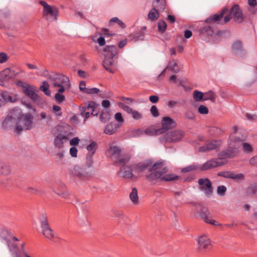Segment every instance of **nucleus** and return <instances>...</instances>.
<instances>
[{
    "label": "nucleus",
    "mask_w": 257,
    "mask_h": 257,
    "mask_svg": "<svg viewBox=\"0 0 257 257\" xmlns=\"http://www.w3.org/2000/svg\"><path fill=\"white\" fill-rule=\"evenodd\" d=\"M200 189L204 191L206 196L210 195L213 191L212 183L208 178L200 179L198 180Z\"/></svg>",
    "instance_id": "nucleus-15"
},
{
    "label": "nucleus",
    "mask_w": 257,
    "mask_h": 257,
    "mask_svg": "<svg viewBox=\"0 0 257 257\" xmlns=\"http://www.w3.org/2000/svg\"><path fill=\"white\" fill-rule=\"evenodd\" d=\"M130 198L134 204L137 205L139 203L138 191L136 188L132 189V191L130 194Z\"/></svg>",
    "instance_id": "nucleus-33"
},
{
    "label": "nucleus",
    "mask_w": 257,
    "mask_h": 257,
    "mask_svg": "<svg viewBox=\"0 0 257 257\" xmlns=\"http://www.w3.org/2000/svg\"><path fill=\"white\" fill-rule=\"evenodd\" d=\"M176 67H177V63L175 60H172L170 61L166 67V68L162 71V72L160 74V76L164 75V72L167 69H170L171 71L174 73H177L178 71V70L176 69Z\"/></svg>",
    "instance_id": "nucleus-32"
},
{
    "label": "nucleus",
    "mask_w": 257,
    "mask_h": 257,
    "mask_svg": "<svg viewBox=\"0 0 257 257\" xmlns=\"http://www.w3.org/2000/svg\"><path fill=\"white\" fill-rule=\"evenodd\" d=\"M199 214L202 219L206 223L215 226L219 225L218 222L212 218V215L207 208L202 207Z\"/></svg>",
    "instance_id": "nucleus-14"
},
{
    "label": "nucleus",
    "mask_w": 257,
    "mask_h": 257,
    "mask_svg": "<svg viewBox=\"0 0 257 257\" xmlns=\"http://www.w3.org/2000/svg\"><path fill=\"white\" fill-rule=\"evenodd\" d=\"M226 191V187L224 185L219 186L217 189V194L220 196L224 195Z\"/></svg>",
    "instance_id": "nucleus-49"
},
{
    "label": "nucleus",
    "mask_w": 257,
    "mask_h": 257,
    "mask_svg": "<svg viewBox=\"0 0 257 257\" xmlns=\"http://www.w3.org/2000/svg\"><path fill=\"white\" fill-rule=\"evenodd\" d=\"M19 74L14 70L7 68L0 72V85L4 86L5 83Z\"/></svg>",
    "instance_id": "nucleus-10"
},
{
    "label": "nucleus",
    "mask_w": 257,
    "mask_h": 257,
    "mask_svg": "<svg viewBox=\"0 0 257 257\" xmlns=\"http://www.w3.org/2000/svg\"><path fill=\"white\" fill-rule=\"evenodd\" d=\"M244 178V175L242 173L239 174H235L233 172L232 179L234 180H243Z\"/></svg>",
    "instance_id": "nucleus-60"
},
{
    "label": "nucleus",
    "mask_w": 257,
    "mask_h": 257,
    "mask_svg": "<svg viewBox=\"0 0 257 257\" xmlns=\"http://www.w3.org/2000/svg\"><path fill=\"white\" fill-rule=\"evenodd\" d=\"M33 115L30 113L20 115L17 122L16 132L20 133L24 130H28L32 128L33 124Z\"/></svg>",
    "instance_id": "nucleus-4"
},
{
    "label": "nucleus",
    "mask_w": 257,
    "mask_h": 257,
    "mask_svg": "<svg viewBox=\"0 0 257 257\" xmlns=\"http://www.w3.org/2000/svg\"><path fill=\"white\" fill-rule=\"evenodd\" d=\"M118 175L124 179H132L137 177L133 174L132 168L128 166L125 165H123L121 167Z\"/></svg>",
    "instance_id": "nucleus-20"
},
{
    "label": "nucleus",
    "mask_w": 257,
    "mask_h": 257,
    "mask_svg": "<svg viewBox=\"0 0 257 257\" xmlns=\"http://www.w3.org/2000/svg\"><path fill=\"white\" fill-rule=\"evenodd\" d=\"M158 11V10L153 7L149 13L148 18L151 20L158 19L159 17V14Z\"/></svg>",
    "instance_id": "nucleus-38"
},
{
    "label": "nucleus",
    "mask_w": 257,
    "mask_h": 257,
    "mask_svg": "<svg viewBox=\"0 0 257 257\" xmlns=\"http://www.w3.org/2000/svg\"><path fill=\"white\" fill-rule=\"evenodd\" d=\"M99 92V89L97 88H87L85 93L88 94H97Z\"/></svg>",
    "instance_id": "nucleus-58"
},
{
    "label": "nucleus",
    "mask_w": 257,
    "mask_h": 257,
    "mask_svg": "<svg viewBox=\"0 0 257 257\" xmlns=\"http://www.w3.org/2000/svg\"><path fill=\"white\" fill-rule=\"evenodd\" d=\"M119 157L115 159V163L119 165L124 164L128 162L130 159V156L127 154H120Z\"/></svg>",
    "instance_id": "nucleus-28"
},
{
    "label": "nucleus",
    "mask_w": 257,
    "mask_h": 257,
    "mask_svg": "<svg viewBox=\"0 0 257 257\" xmlns=\"http://www.w3.org/2000/svg\"><path fill=\"white\" fill-rule=\"evenodd\" d=\"M110 118V114L108 111L107 110H103L101 112L99 119L102 122L105 123L108 121Z\"/></svg>",
    "instance_id": "nucleus-35"
},
{
    "label": "nucleus",
    "mask_w": 257,
    "mask_h": 257,
    "mask_svg": "<svg viewBox=\"0 0 257 257\" xmlns=\"http://www.w3.org/2000/svg\"><path fill=\"white\" fill-rule=\"evenodd\" d=\"M166 3L165 0H154L153 7L157 8L158 10L162 12L166 9Z\"/></svg>",
    "instance_id": "nucleus-29"
},
{
    "label": "nucleus",
    "mask_w": 257,
    "mask_h": 257,
    "mask_svg": "<svg viewBox=\"0 0 257 257\" xmlns=\"http://www.w3.org/2000/svg\"><path fill=\"white\" fill-rule=\"evenodd\" d=\"M39 3L43 7V17L46 20L52 22L57 19L58 11L56 7L49 5L43 1H40Z\"/></svg>",
    "instance_id": "nucleus-6"
},
{
    "label": "nucleus",
    "mask_w": 257,
    "mask_h": 257,
    "mask_svg": "<svg viewBox=\"0 0 257 257\" xmlns=\"http://www.w3.org/2000/svg\"><path fill=\"white\" fill-rule=\"evenodd\" d=\"M68 138L62 134L57 135L54 139V146L59 149H61L64 147V143L68 141Z\"/></svg>",
    "instance_id": "nucleus-23"
},
{
    "label": "nucleus",
    "mask_w": 257,
    "mask_h": 257,
    "mask_svg": "<svg viewBox=\"0 0 257 257\" xmlns=\"http://www.w3.org/2000/svg\"><path fill=\"white\" fill-rule=\"evenodd\" d=\"M245 116L248 120L257 121V115L255 114H250L247 113Z\"/></svg>",
    "instance_id": "nucleus-62"
},
{
    "label": "nucleus",
    "mask_w": 257,
    "mask_h": 257,
    "mask_svg": "<svg viewBox=\"0 0 257 257\" xmlns=\"http://www.w3.org/2000/svg\"><path fill=\"white\" fill-rule=\"evenodd\" d=\"M233 156V152L229 150H225L221 152L218 154V160L222 161L223 159L231 158Z\"/></svg>",
    "instance_id": "nucleus-31"
},
{
    "label": "nucleus",
    "mask_w": 257,
    "mask_h": 257,
    "mask_svg": "<svg viewBox=\"0 0 257 257\" xmlns=\"http://www.w3.org/2000/svg\"><path fill=\"white\" fill-rule=\"evenodd\" d=\"M121 152V150L119 147L111 145L108 150L107 153L112 159L115 160V159L119 157Z\"/></svg>",
    "instance_id": "nucleus-25"
},
{
    "label": "nucleus",
    "mask_w": 257,
    "mask_h": 257,
    "mask_svg": "<svg viewBox=\"0 0 257 257\" xmlns=\"http://www.w3.org/2000/svg\"><path fill=\"white\" fill-rule=\"evenodd\" d=\"M149 169L151 173L146 176L147 180L155 183L158 180L170 181L176 180L178 177L173 174H166L167 169L163 162H156Z\"/></svg>",
    "instance_id": "nucleus-3"
},
{
    "label": "nucleus",
    "mask_w": 257,
    "mask_h": 257,
    "mask_svg": "<svg viewBox=\"0 0 257 257\" xmlns=\"http://www.w3.org/2000/svg\"><path fill=\"white\" fill-rule=\"evenodd\" d=\"M233 133L229 137V147L231 149H236L238 147V143L242 142L245 140V137L241 135V136H238L236 134L238 127L237 126H234L233 127Z\"/></svg>",
    "instance_id": "nucleus-9"
},
{
    "label": "nucleus",
    "mask_w": 257,
    "mask_h": 257,
    "mask_svg": "<svg viewBox=\"0 0 257 257\" xmlns=\"http://www.w3.org/2000/svg\"><path fill=\"white\" fill-rule=\"evenodd\" d=\"M242 150L244 152L251 153L252 152L253 149L252 146L248 143H243L242 144Z\"/></svg>",
    "instance_id": "nucleus-47"
},
{
    "label": "nucleus",
    "mask_w": 257,
    "mask_h": 257,
    "mask_svg": "<svg viewBox=\"0 0 257 257\" xmlns=\"http://www.w3.org/2000/svg\"><path fill=\"white\" fill-rule=\"evenodd\" d=\"M4 99H5V104L8 102L14 103L18 101V96L17 95L13 94L7 91H2Z\"/></svg>",
    "instance_id": "nucleus-26"
},
{
    "label": "nucleus",
    "mask_w": 257,
    "mask_h": 257,
    "mask_svg": "<svg viewBox=\"0 0 257 257\" xmlns=\"http://www.w3.org/2000/svg\"><path fill=\"white\" fill-rule=\"evenodd\" d=\"M197 242L198 244V249L200 251L206 250L210 248L211 246V241L209 238L205 235L200 236Z\"/></svg>",
    "instance_id": "nucleus-19"
},
{
    "label": "nucleus",
    "mask_w": 257,
    "mask_h": 257,
    "mask_svg": "<svg viewBox=\"0 0 257 257\" xmlns=\"http://www.w3.org/2000/svg\"><path fill=\"white\" fill-rule=\"evenodd\" d=\"M105 58H114L117 53V49L113 45H107L103 49Z\"/></svg>",
    "instance_id": "nucleus-22"
},
{
    "label": "nucleus",
    "mask_w": 257,
    "mask_h": 257,
    "mask_svg": "<svg viewBox=\"0 0 257 257\" xmlns=\"http://www.w3.org/2000/svg\"><path fill=\"white\" fill-rule=\"evenodd\" d=\"M0 237L6 241L12 257H32L25 249V243L21 241L7 229L0 231Z\"/></svg>",
    "instance_id": "nucleus-1"
},
{
    "label": "nucleus",
    "mask_w": 257,
    "mask_h": 257,
    "mask_svg": "<svg viewBox=\"0 0 257 257\" xmlns=\"http://www.w3.org/2000/svg\"><path fill=\"white\" fill-rule=\"evenodd\" d=\"M198 110L201 114H207L209 112L208 108L203 105H200L198 107Z\"/></svg>",
    "instance_id": "nucleus-53"
},
{
    "label": "nucleus",
    "mask_w": 257,
    "mask_h": 257,
    "mask_svg": "<svg viewBox=\"0 0 257 257\" xmlns=\"http://www.w3.org/2000/svg\"><path fill=\"white\" fill-rule=\"evenodd\" d=\"M204 93L198 91L197 90H194L193 92V98L196 101H200L202 100H204Z\"/></svg>",
    "instance_id": "nucleus-39"
},
{
    "label": "nucleus",
    "mask_w": 257,
    "mask_h": 257,
    "mask_svg": "<svg viewBox=\"0 0 257 257\" xmlns=\"http://www.w3.org/2000/svg\"><path fill=\"white\" fill-rule=\"evenodd\" d=\"M17 84L24 88L23 91L24 93L33 101L37 102L39 100V96L35 92L32 87L28 84L25 86L24 82L21 81H18Z\"/></svg>",
    "instance_id": "nucleus-13"
},
{
    "label": "nucleus",
    "mask_w": 257,
    "mask_h": 257,
    "mask_svg": "<svg viewBox=\"0 0 257 257\" xmlns=\"http://www.w3.org/2000/svg\"><path fill=\"white\" fill-rule=\"evenodd\" d=\"M11 173L10 166L6 163H0V175L8 176Z\"/></svg>",
    "instance_id": "nucleus-27"
},
{
    "label": "nucleus",
    "mask_w": 257,
    "mask_h": 257,
    "mask_svg": "<svg viewBox=\"0 0 257 257\" xmlns=\"http://www.w3.org/2000/svg\"><path fill=\"white\" fill-rule=\"evenodd\" d=\"M251 165L257 167V155L252 157L249 160Z\"/></svg>",
    "instance_id": "nucleus-64"
},
{
    "label": "nucleus",
    "mask_w": 257,
    "mask_h": 257,
    "mask_svg": "<svg viewBox=\"0 0 257 257\" xmlns=\"http://www.w3.org/2000/svg\"><path fill=\"white\" fill-rule=\"evenodd\" d=\"M199 168V167L197 165L195 164H192L191 165L188 166L186 167L182 168L181 172L182 173H187L189 172H191L195 170H197Z\"/></svg>",
    "instance_id": "nucleus-43"
},
{
    "label": "nucleus",
    "mask_w": 257,
    "mask_h": 257,
    "mask_svg": "<svg viewBox=\"0 0 257 257\" xmlns=\"http://www.w3.org/2000/svg\"><path fill=\"white\" fill-rule=\"evenodd\" d=\"M53 110L54 112H58L57 114L59 116L62 115V112L61 111V107L57 105H54L53 106Z\"/></svg>",
    "instance_id": "nucleus-63"
},
{
    "label": "nucleus",
    "mask_w": 257,
    "mask_h": 257,
    "mask_svg": "<svg viewBox=\"0 0 257 257\" xmlns=\"http://www.w3.org/2000/svg\"><path fill=\"white\" fill-rule=\"evenodd\" d=\"M42 234L49 240L55 241L57 238V235L51 228L46 216L43 215L40 219Z\"/></svg>",
    "instance_id": "nucleus-7"
},
{
    "label": "nucleus",
    "mask_w": 257,
    "mask_h": 257,
    "mask_svg": "<svg viewBox=\"0 0 257 257\" xmlns=\"http://www.w3.org/2000/svg\"><path fill=\"white\" fill-rule=\"evenodd\" d=\"M144 134H146L148 136H155V135H159L161 134L158 133V129L156 130L153 127H149L146 128L145 131H143L141 129H138L136 130L134 132V136H139L141 135H143Z\"/></svg>",
    "instance_id": "nucleus-21"
},
{
    "label": "nucleus",
    "mask_w": 257,
    "mask_h": 257,
    "mask_svg": "<svg viewBox=\"0 0 257 257\" xmlns=\"http://www.w3.org/2000/svg\"><path fill=\"white\" fill-rule=\"evenodd\" d=\"M133 37L136 41L142 40L144 39V34L142 31L137 32L133 34Z\"/></svg>",
    "instance_id": "nucleus-48"
},
{
    "label": "nucleus",
    "mask_w": 257,
    "mask_h": 257,
    "mask_svg": "<svg viewBox=\"0 0 257 257\" xmlns=\"http://www.w3.org/2000/svg\"><path fill=\"white\" fill-rule=\"evenodd\" d=\"M115 119L119 123H122L124 121V119L122 116L121 113L117 112L114 115Z\"/></svg>",
    "instance_id": "nucleus-59"
},
{
    "label": "nucleus",
    "mask_w": 257,
    "mask_h": 257,
    "mask_svg": "<svg viewBox=\"0 0 257 257\" xmlns=\"http://www.w3.org/2000/svg\"><path fill=\"white\" fill-rule=\"evenodd\" d=\"M162 127L158 129V133L163 134L176 125L175 121L169 116H165L161 121Z\"/></svg>",
    "instance_id": "nucleus-12"
},
{
    "label": "nucleus",
    "mask_w": 257,
    "mask_h": 257,
    "mask_svg": "<svg viewBox=\"0 0 257 257\" xmlns=\"http://www.w3.org/2000/svg\"><path fill=\"white\" fill-rule=\"evenodd\" d=\"M159 31L162 33L165 32L167 28L166 23L164 20H160L158 24Z\"/></svg>",
    "instance_id": "nucleus-45"
},
{
    "label": "nucleus",
    "mask_w": 257,
    "mask_h": 257,
    "mask_svg": "<svg viewBox=\"0 0 257 257\" xmlns=\"http://www.w3.org/2000/svg\"><path fill=\"white\" fill-rule=\"evenodd\" d=\"M224 163L222 161H219L217 159H213L207 161L203 164L200 168L202 171H205L220 166H222Z\"/></svg>",
    "instance_id": "nucleus-18"
},
{
    "label": "nucleus",
    "mask_w": 257,
    "mask_h": 257,
    "mask_svg": "<svg viewBox=\"0 0 257 257\" xmlns=\"http://www.w3.org/2000/svg\"><path fill=\"white\" fill-rule=\"evenodd\" d=\"M184 136V132L181 130H175L167 133L164 136V140L167 142L180 141Z\"/></svg>",
    "instance_id": "nucleus-11"
},
{
    "label": "nucleus",
    "mask_w": 257,
    "mask_h": 257,
    "mask_svg": "<svg viewBox=\"0 0 257 257\" xmlns=\"http://www.w3.org/2000/svg\"><path fill=\"white\" fill-rule=\"evenodd\" d=\"M185 117L190 120H193L195 118V114L191 110H188L184 113Z\"/></svg>",
    "instance_id": "nucleus-50"
},
{
    "label": "nucleus",
    "mask_w": 257,
    "mask_h": 257,
    "mask_svg": "<svg viewBox=\"0 0 257 257\" xmlns=\"http://www.w3.org/2000/svg\"><path fill=\"white\" fill-rule=\"evenodd\" d=\"M233 175L232 172H221L218 173V176H222L226 178L232 179Z\"/></svg>",
    "instance_id": "nucleus-52"
},
{
    "label": "nucleus",
    "mask_w": 257,
    "mask_h": 257,
    "mask_svg": "<svg viewBox=\"0 0 257 257\" xmlns=\"http://www.w3.org/2000/svg\"><path fill=\"white\" fill-rule=\"evenodd\" d=\"M60 93L58 92L55 95V98L59 103H61L65 100L64 96Z\"/></svg>",
    "instance_id": "nucleus-55"
},
{
    "label": "nucleus",
    "mask_w": 257,
    "mask_h": 257,
    "mask_svg": "<svg viewBox=\"0 0 257 257\" xmlns=\"http://www.w3.org/2000/svg\"><path fill=\"white\" fill-rule=\"evenodd\" d=\"M8 56L6 53L4 52L0 53V63H4L8 61Z\"/></svg>",
    "instance_id": "nucleus-57"
},
{
    "label": "nucleus",
    "mask_w": 257,
    "mask_h": 257,
    "mask_svg": "<svg viewBox=\"0 0 257 257\" xmlns=\"http://www.w3.org/2000/svg\"><path fill=\"white\" fill-rule=\"evenodd\" d=\"M209 132L211 135L218 136L220 135L223 133V131L219 127L212 126L209 128Z\"/></svg>",
    "instance_id": "nucleus-40"
},
{
    "label": "nucleus",
    "mask_w": 257,
    "mask_h": 257,
    "mask_svg": "<svg viewBox=\"0 0 257 257\" xmlns=\"http://www.w3.org/2000/svg\"><path fill=\"white\" fill-rule=\"evenodd\" d=\"M49 84L46 81H44L40 87V89L43 91L45 94L49 96L51 94V92L49 90Z\"/></svg>",
    "instance_id": "nucleus-41"
},
{
    "label": "nucleus",
    "mask_w": 257,
    "mask_h": 257,
    "mask_svg": "<svg viewBox=\"0 0 257 257\" xmlns=\"http://www.w3.org/2000/svg\"><path fill=\"white\" fill-rule=\"evenodd\" d=\"M204 101L210 100L214 102L216 98L215 93L212 90H210L207 92L204 93Z\"/></svg>",
    "instance_id": "nucleus-37"
},
{
    "label": "nucleus",
    "mask_w": 257,
    "mask_h": 257,
    "mask_svg": "<svg viewBox=\"0 0 257 257\" xmlns=\"http://www.w3.org/2000/svg\"><path fill=\"white\" fill-rule=\"evenodd\" d=\"M97 105L93 101H89L87 104L81 107L80 108L81 115L85 117L84 121L89 118L91 115H97L98 111L96 110V107Z\"/></svg>",
    "instance_id": "nucleus-8"
},
{
    "label": "nucleus",
    "mask_w": 257,
    "mask_h": 257,
    "mask_svg": "<svg viewBox=\"0 0 257 257\" xmlns=\"http://www.w3.org/2000/svg\"><path fill=\"white\" fill-rule=\"evenodd\" d=\"M55 192L57 195H58L63 198H67L69 196V194L67 191L65 186L63 187L62 191L57 190L55 191Z\"/></svg>",
    "instance_id": "nucleus-42"
},
{
    "label": "nucleus",
    "mask_w": 257,
    "mask_h": 257,
    "mask_svg": "<svg viewBox=\"0 0 257 257\" xmlns=\"http://www.w3.org/2000/svg\"><path fill=\"white\" fill-rule=\"evenodd\" d=\"M242 48V44L241 41H236L235 42L232 47V50L235 52L241 50Z\"/></svg>",
    "instance_id": "nucleus-46"
},
{
    "label": "nucleus",
    "mask_w": 257,
    "mask_h": 257,
    "mask_svg": "<svg viewBox=\"0 0 257 257\" xmlns=\"http://www.w3.org/2000/svg\"><path fill=\"white\" fill-rule=\"evenodd\" d=\"M120 125L114 122L108 123L105 127L103 133L107 135L114 134L120 127Z\"/></svg>",
    "instance_id": "nucleus-24"
},
{
    "label": "nucleus",
    "mask_w": 257,
    "mask_h": 257,
    "mask_svg": "<svg viewBox=\"0 0 257 257\" xmlns=\"http://www.w3.org/2000/svg\"><path fill=\"white\" fill-rule=\"evenodd\" d=\"M110 22H115L118 24V25L122 28H125V26L122 21L118 19L117 17L112 18L110 20Z\"/></svg>",
    "instance_id": "nucleus-54"
},
{
    "label": "nucleus",
    "mask_w": 257,
    "mask_h": 257,
    "mask_svg": "<svg viewBox=\"0 0 257 257\" xmlns=\"http://www.w3.org/2000/svg\"><path fill=\"white\" fill-rule=\"evenodd\" d=\"M71 175L82 180H87L90 177V174L88 172L78 166L74 167L71 172Z\"/></svg>",
    "instance_id": "nucleus-16"
},
{
    "label": "nucleus",
    "mask_w": 257,
    "mask_h": 257,
    "mask_svg": "<svg viewBox=\"0 0 257 257\" xmlns=\"http://www.w3.org/2000/svg\"><path fill=\"white\" fill-rule=\"evenodd\" d=\"M216 146L213 142L208 143L199 148L200 152H206L216 149Z\"/></svg>",
    "instance_id": "nucleus-34"
},
{
    "label": "nucleus",
    "mask_w": 257,
    "mask_h": 257,
    "mask_svg": "<svg viewBox=\"0 0 257 257\" xmlns=\"http://www.w3.org/2000/svg\"><path fill=\"white\" fill-rule=\"evenodd\" d=\"M131 114L133 118L136 120L140 119L143 117L142 113L136 110H133Z\"/></svg>",
    "instance_id": "nucleus-51"
},
{
    "label": "nucleus",
    "mask_w": 257,
    "mask_h": 257,
    "mask_svg": "<svg viewBox=\"0 0 257 257\" xmlns=\"http://www.w3.org/2000/svg\"><path fill=\"white\" fill-rule=\"evenodd\" d=\"M117 105L119 108L123 109L128 113H132L133 111V109L132 108L125 104L124 103L119 102L117 103Z\"/></svg>",
    "instance_id": "nucleus-44"
},
{
    "label": "nucleus",
    "mask_w": 257,
    "mask_h": 257,
    "mask_svg": "<svg viewBox=\"0 0 257 257\" xmlns=\"http://www.w3.org/2000/svg\"><path fill=\"white\" fill-rule=\"evenodd\" d=\"M53 85L54 87H59L58 92L63 93L70 86L69 79L64 75L57 74L53 80Z\"/></svg>",
    "instance_id": "nucleus-5"
},
{
    "label": "nucleus",
    "mask_w": 257,
    "mask_h": 257,
    "mask_svg": "<svg viewBox=\"0 0 257 257\" xmlns=\"http://www.w3.org/2000/svg\"><path fill=\"white\" fill-rule=\"evenodd\" d=\"M149 167V163H140L134 166L135 172L140 173L143 172Z\"/></svg>",
    "instance_id": "nucleus-30"
},
{
    "label": "nucleus",
    "mask_w": 257,
    "mask_h": 257,
    "mask_svg": "<svg viewBox=\"0 0 257 257\" xmlns=\"http://www.w3.org/2000/svg\"><path fill=\"white\" fill-rule=\"evenodd\" d=\"M97 148V144L95 142H91L89 145H88L86 147L87 151H88V154L90 156H93L96 152V150Z\"/></svg>",
    "instance_id": "nucleus-36"
},
{
    "label": "nucleus",
    "mask_w": 257,
    "mask_h": 257,
    "mask_svg": "<svg viewBox=\"0 0 257 257\" xmlns=\"http://www.w3.org/2000/svg\"><path fill=\"white\" fill-rule=\"evenodd\" d=\"M104 68L109 72L113 73L117 69V62H115L113 58H105L103 62Z\"/></svg>",
    "instance_id": "nucleus-17"
},
{
    "label": "nucleus",
    "mask_w": 257,
    "mask_h": 257,
    "mask_svg": "<svg viewBox=\"0 0 257 257\" xmlns=\"http://www.w3.org/2000/svg\"><path fill=\"white\" fill-rule=\"evenodd\" d=\"M150 111L154 117H156L159 115V112L156 106L153 105L151 108Z\"/></svg>",
    "instance_id": "nucleus-56"
},
{
    "label": "nucleus",
    "mask_w": 257,
    "mask_h": 257,
    "mask_svg": "<svg viewBox=\"0 0 257 257\" xmlns=\"http://www.w3.org/2000/svg\"><path fill=\"white\" fill-rule=\"evenodd\" d=\"M70 154L72 157H76L77 155V149L75 147H72L70 149Z\"/></svg>",
    "instance_id": "nucleus-61"
},
{
    "label": "nucleus",
    "mask_w": 257,
    "mask_h": 257,
    "mask_svg": "<svg viewBox=\"0 0 257 257\" xmlns=\"http://www.w3.org/2000/svg\"><path fill=\"white\" fill-rule=\"evenodd\" d=\"M227 12V9H223L220 14L213 15L206 19V23H213L216 22L217 24L224 25L228 22L231 18L240 23L243 21L242 11L237 5H234L230 10V14L224 17Z\"/></svg>",
    "instance_id": "nucleus-2"
}]
</instances>
